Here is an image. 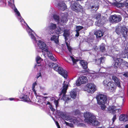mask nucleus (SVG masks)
Masks as SVG:
<instances>
[{"mask_svg": "<svg viewBox=\"0 0 128 128\" xmlns=\"http://www.w3.org/2000/svg\"><path fill=\"white\" fill-rule=\"evenodd\" d=\"M34 92V94H35V95L36 94V91H35V92Z\"/></svg>", "mask_w": 128, "mask_h": 128, "instance_id": "nucleus-60", "label": "nucleus"}, {"mask_svg": "<svg viewBox=\"0 0 128 128\" xmlns=\"http://www.w3.org/2000/svg\"><path fill=\"white\" fill-rule=\"evenodd\" d=\"M49 107L51 110L52 112H54L55 111V110L53 107L52 105H50Z\"/></svg>", "mask_w": 128, "mask_h": 128, "instance_id": "nucleus-46", "label": "nucleus"}, {"mask_svg": "<svg viewBox=\"0 0 128 128\" xmlns=\"http://www.w3.org/2000/svg\"><path fill=\"white\" fill-rule=\"evenodd\" d=\"M105 57L102 56L98 59H95L94 60L96 64L98 65H100L101 63L102 62V60H104Z\"/></svg>", "mask_w": 128, "mask_h": 128, "instance_id": "nucleus-21", "label": "nucleus"}, {"mask_svg": "<svg viewBox=\"0 0 128 128\" xmlns=\"http://www.w3.org/2000/svg\"><path fill=\"white\" fill-rule=\"evenodd\" d=\"M72 10L76 12H81L83 11V8L80 3L76 1L73 3L71 7Z\"/></svg>", "mask_w": 128, "mask_h": 128, "instance_id": "nucleus-7", "label": "nucleus"}, {"mask_svg": "<svg viewBox=\"0 0 128 128\" xmlns=\"http://www.w3.org/2000/svg\"><path fill=\"white\" fill-rule=\"evenodd\" d=\"M106 21V18L104 16H102L99 20L96 22L95 24L96 26L99 27L105 24Z\"/></svg>", "mask_w": 128, "mask_h": 128, "instance_id": "nucleus-12", "label": "nucleus"}, {"mask_svg": "<svg viewBox=\"0 0 128 128\" xmlns=\"http://www.w3.org/2000/svg\"><path fill=\"white\" fill-rule=\"evenodd\" d=\"M62 92H60V94H59V96H61L62 95Z\"/></svg>", "mask_w": 128, "mask_h": 128, "instance_id": "nucleus-59", "label": "nucleus"}, {"mask_svg": "<svg viewBox=\"0 0 128 128\" xmlns=\"http://www.w3.org/2000/svg\"><path fill=\"white\" fill-rule=\"evenodd\" d=\"M84 121L89 124L94 126H99L100 122L96 120V116L90 112H87L84 114Z\"/></svg>", "mask_w": 128, "mask_h": 128, "instance_id": "nucleus-1", "label": "nucleus"}, {"mask_svg": "<svg viewBox=\"0 0 128 128\" xmlns=\"http://www.w3.org/2000/svg\"><path fill=\"white\" fill-rule=\"evenodd\" d=\"M28 27L29 28V29H30V27L28 25Z\"/></svg>", "mask_w": 128, "mask_h": 128, "instance_id": "nucleus-63", "label": "nucleus"}, {"mask_svg": "<svg viewBox=\"0 0 128 128\" xmlns=\"http://www.w3.org/2000/svg\"><path fill=\"white\" fill-rule=\"evenodd\" d=\"M116 110H117L119 114L121 113V110L120 109H116Z\"/></svg>", "mask_w": 128, "mask_h": 128, "instance_id": "nucleus-49", "label": "nucleus"}, {"mask_svg": "<svg viewBox=\"0 0 128 128\" xmlns=\"http://www.w3.org/2000/svg\"><path fill=\"white\" fill-rule=\"evenodd\" d=\"M93 1L90 3V6L92 9L95 11H96L98 9L99 7V4L98 0H93Z\"/></svg>", "mask_w": 128, "mask_h": 128, "instance_id": "nucleus-13", "label": "nucleus"}, {"mask_svg": "<svg viewBox=\"0 0 128 128\" xmlns=\"http://www.w3.org/2000/svg\"><path fill=\"white\" fill-rule=\"evenodd\" d=\"M56 124L58 128H61L58 123L57 121H56Z\"/></svg>", "mask_w": 128, "mask_h": 128, "instance_id": "nucleus-48", "label": "nucleus"}, {"mask_svg": "<svg viewBox=\"0 0 128 128\" xmlns=\"http://www.w3.org/2000/svg\"><path fill=\"white\" fill-rule=\"evenodd\" d=\"M54 102L55 104L56 108L58 106V100H54Z\"/></svg>", "mask_w": 128, "mask_h": 128, "instance_id": "nucleus-42", "label": "nucleus"}, {"mask_svg": "<svg viewBox=\"0 0 128 128\" xmlns=\"http://www.w3.org/2000/svg\"><path fill=\"white\" fill-rule=\"evenodd\" d=\"M108 110L110 112L113 114L116 113V107L114 106H110L108 108Z\"/></svg>", "mask_w": 128, "mask_h": 128, "instance_id": "nucleus-25", "label": "nucleus"}, {"mask_svg": "<svg viewBox=\"0 0 128 128\" xmlns=\"http://www.w3.org/2000/svg\"><path fill=\"white\" fill-rule=\"evenodd\" d=\"M29 96L27 94H22L19 96V98L22 101L25 102H29L31 101Z\"/></svg>", "mask_w": 128, "mask_h": 128, "instance_id": "nucleus-16", "label": "nucleus"}, {"mask_svg": "<svg viewBox=\"0 0 128 128\" xmlns=\"http://www.w3.org/2000/svg\"><path fill=\"white\" fill-rule=\"evenodd\" d=\"M76 34L75 36L76 37L78 36L79 35V31L76 30Z\"/></svg>", "mask_w": 128, "mask_h": 128, "instance_id": "nucleus-53", "label": "nucleus"}, {"mask_svg": "<svg viewBox=\"0 0 128 128\" xmlns=\"http://www.w3.org/2000/svg\"><path fill=\"white\" fill-rule=\"evenodd\" d=\"M96 98L98 104H106L107 103L108 98L106 95L99 94L96 96Z\"/></svg>", "mask_w": 128, "mask_h": 128, "instance_id": "nucleus-3", "label": "nucleus"}, {"mask_svg": "<svg viewBox=\"0 0 128 128\" xmlns=\"http://www.w3.org/2000/svg\"><path fill=\"white\" fill-rule=\"evenodd\" d=\"M77 30H76L78 31H80L83 28V26H76Z\"/></svg>", "mask_w": 128, "mask_h": 128, "instance_id": "nucleus-40", "label": "nucleus"}, {"mask_svg": "<svg viewBox=\"0 0 128 128\" xmlns=\"http://www.w3.org/2000/svg\"><path fill=\"white\" fill-rule=\"evenodd\" d=\"M47 103L46 104V105L48 104V105H51V104H50V102L47 101Z\"/></svg>", "mask_w": 128, "mask_h": 128, "instance_id": "nucleus-56", "label": "nucleus"}, {"mask_svg": "<svg viewBox=\"0 0 128 128\" xmlns=\"http://www.w3.org/2000/svg\"><path fill=\"white\" fill-rule=\"evenodd\" d=\"M105 104H98L99 105H101V109L102 110H104L106 108V106L105 105Z\"/></svg>", "mask_w": 128, "mask_h": 128, "instance_id": "nucleus-39", "label": "nucleus"}, {"mask_svg": "<svg viewBox=\"0 0 128 128\" xmlns=\"http://www.w3.org/2000/svg\"><path fill=\"white\" fill-rule=\"evenodd\" d=\"M70 96L72 98H75L76 96V92L74 91H71L70 92Z\"/></svg>", "mask_w": 128, "mask_h": 128, "instance_id": "nucleus-30", "label": "nucleus"}, {"mask_svg": "<svg viewBox=\"0 0 128 128\" xmlns=\"http://www.w3.org/2000/svg\"><path fill=\"white\" fill-rule=\"evenodd\" d=\"M112 5L118 8H123L124 6H125V4L117 2L112 3Z\"/></svg>", "mask_w": 128, "mask_h": 128, "instance_id": "nucleus-18", "label": "nucleus"}, {"mask_svg": "<svg viewBox=\"0 0 128 128\" xmlns=\"http://www.w3.org/2000/svg\"><path fill=\"white\" fill-rule=\"evenodd\" d=\"M58 5L60 7L59 8L62 11H64L66 8V4L63 2H60L58 4Z\"/></svg>", "mask_w": 128, "mask_h": 128, "instance_id": "nucleus-20", "label": "nucleus"}, {"mask_svg": "<svg viewBox=\"0 0 128 128\" xmlns=\"http://www.w3.org/2000/svg\"><path fill=\"white\" fill-rule=\"evenodd\" d=\"M32 90H33V91L34 92L35 91H36V90H35V88H32Z\"/></svg>", "mask_w": 128, "mask_h": 128, "instance_id": "nucleus-57", "label": "nucleus"}, {"mask_svg": "<svg viewBox=\"0 0 128 128\" xmlns=\"http://www.w3.org/2000/svg\"><path fill=\"white\" fill-rule=\"evenodd\" d=\"M14 11L16 13L18 16H20V13L16 8H15V9H14Z\"/></svg>", "mask_w": 128, "mask_h": 128, "instance_id": "nucleus-41", "label": "nucleus"}, {"mask_svg": "<svg viewBox=\"0 0 128 128\" xmlns=\"http://www.w3.org/2000/svg\"><path fill=\"white\" fill-rule=\"evenodd\" d=\"M58 73L63 76L64 78L67 77L68 75L66 70H64L61 67H58L56 71Z\"/></svg>", "mask_w": 128, "mask_h": 128, "instance_id": "nucleus-15", "label": "nucleus"}, {"mask_svg": "<svg viewBox=\"0 0 128 128\" xmlns=\"http://www.w3.org/2000/svg\"><path fill=\"white\" fill-rule=\"evenodd\" d=\"M30 36L31 38L33 39V40H36V38L34 36V34L32 33L30 34Z\"/></svg>", "mask_w": 128, "mask_h": 128, "instance_id": "nucleus-44", "label": "nucleus"}, {"mask_svg": "<svg viewBox=\"0 0 128 128\" xmlns=\"http://www.w3.org/2000/svg\"><path fill=\"white\" fill-rule=\"evenodd\" d=\"M48 98V97L47 96H43L42 97V98L44 100H46V99Z\"/></svg>", "mask_w": 128, "mask_h": 128, "instance_id": "nucleus-54", "label": "nucleus"}, {"mask_svg": "<svg viewBox=\"0 0 128 128\" xmlns=\"http://www.w3.org/2000/svg\"><path fill=\"white\" fill-rule=\"evenodd\" d=\"M122 18H120V16H118L116 14L111 16L109 20L112 23L118 22H120Z\"/></svg>", "mask_w": 128, "mask_h": 128, "instance_id": "nucleus-11", "label": "nucleus"}, {"mask_svg": "<svg viewBox=\"0 0 128 128\" xmlns=\"http://www.w3.org/2000/svg\"><path fill=\"white\" fill-rule=\"evenodd\" d=\"M120 66H122V67L125 66L128 67V64L126 62L124 61L123 59L120 58H117L115 60L114 67L116 69Z\"/></svg>", "mask_w": 128, "mask_h": 128, "instance_id": "nucleus-4", "label": "nucleus"}, {"mask_svg": "<svg viewBox=\"0 0 128 128\" xmlns=\"http://www.w3.org/2000/svg\"><path fill=\"white\" fill-rule=\"evenodd\" d=\"M43 94L44 95H47V94H46V93H44V94Z\"/></svg>", "mask_w": 128, "mask_h": 128, "instance_id": "nucleus-61", "label": "nucleus"}, {"mask_svg": "<svg viewBox=\"0 0 128 128\" xmlns=\"http://www.w3.org/2000/svg\"><path fill=\"white\" fill-rule=\"evenodd\" d=\"M36 82H35L34 83H33L32 85V88H35V86L36 85Z\"/></svg>", "mask_w": 128, "mask_h": 128, "instance_id": "nucleus-52", "label": "nucleus"}, {"mask_svg": "<svg viewBox=\"0 0 128 128\" xmlns=\"http://www.w3.org/2000/svg\"><path fill=\"white\" fill-rule=\"evenodd\" d=\"M101 14L100 13H98L96 14L94 16L95 19L96 20H98L99 18H100Z\"/></svg>", "mask_w": 128, "mask_h": 128, "instance_id": "nucleus-37", "label": "nucleus"}, {"mask_svg": "<svg viewBox=\"0 0 128 128\" xmlns=\"http://www.w3.org/2000/svg\"><path fill=\"white\" fill-rule=\"evenodd\" d=\"M70 57L72 59V60L73 62V65H74L75 64H76V62H78L79 60L75 59L72 56H70Z\"/></svg>", "mask_w": 128, "mask_h": 128, "instance_id": "nucleus-35", "label": "nucleus"}, {"mask_svg": "<svg viewBox=\"0 0 128 128\" xmlns=\"http://www.w3.org/2000/svg\"><path fill=\"white\" fill-rule=\"evenodd\" d=\"M57 27L56 24L53 23H50L47 27L46 30L48 29V33L49 34L51 35L54 33V30H55Z\"/></svg>", "mask_w": 128, "mask_h": 128, "instance_id": "nucleus-9", "label": "nucleus"}, {"mask_svg": "<svg viewBox=\"0 0 128 128\" xmlns=\"http://www.w3.org/2000/svg\"><path fill=\"white\" fill-rule=\"evenodd\" d=\"M116 119V114H115L114 116H113V117L112 118V123H113L115 121V120Z\"/></svg>", "mask_w": 128, "mask_h": 128, "instance_id": "nucleus-45", "label": "nucleus"}, {"mask_svg": "<svg viewBox=\"0 0 128 128\" xmlns=\"http://www.w3.org/2000/svg\"><path fill=\"white\" fill-rule=\"evenodd\" d=\"M41 59V57L39 56H38L36 58V62L37 64H39L40 63V60Z\"/></svg>", "mask_w": 128, "mask_h": 128, "instance_id": "nucleus-38", "label": "nucleus"}, {"mask_svg": "<svg viewBox=\"0 0 128 128\" xmlns=\"http://www.w3.org/2000/svg\"><path fill=\"white\" fill-rule=\"evenodd\" d=\"M63 32V29L60 27L56 28L54 30V33L58 35L62 33Z\"/></svg>", "mask_w": 128, "mask_h": 128, "instance_id": "nucleus-24", "label": "nucleus"}, {"mask_svg": "<svg viewBox=\"0 0 128 128\" xmlns=\"http://www.w3.org/2000/svg\"><path fill=\"white\" fill-rule=\"evenodd\" d=\"M87 82V78L85 76H82L78 78L76 82V84L77 86H80L82 84H86Z\"/></svg>", "mask_w": 128, "mask_h": 128, "instance_id": "nucleus-10", "label": "nucleus"}, {"mask_svg": "<svg viewBox=\"0 0 128 128\" xmlns=\"http://www.w3.org/2000/svg\"><path fill=\"white\" fill-rule=\"evenodd\" d=\"M128 90H127V94L128 95Z\"/></svg>", "mask_w": 128, "mask_h": 128, "instance_id": "nucleus-62", "label": "nucleus"}, {"mask_svg": "<svg viewBox=\"0 0 128 128\" xmlns=\"http://www.w3.org/2000/svg\"><path fill=\"white\" fill-rule=\"evenodd\" d=\"M63 88L61 91L62 93L63 94L62 98L64 100L65 98L66 94V92L68 86V85H66L64 84L63 86Z\"/></svg>", "mask_w": 128, "mask_h": 128, "instance_id": "nucleus-19", "label": "nucleus"}, {"mask_svg": "<svg viewBox=\"0 0 128 128\" xmlns=\"http://www.w3.org/2000/svg\"><path fill=\"white\" fill-rule=\"evenodd\" d=\"M112 80L114 81V82L116 86L119 88H120L121 86L120 79L115 75L112 76Z\"/></svg>", "mask_w": 128, "mask_h": 128, "instance_id": "nucleus-17", "label": "nucleus"}, {"mask_svg": "<svg viewBox=\"0 0 128 128\" xmlns=\"http://www.w3.org/2000/svg\"><path fill=\"white\" fill-rule=\"evenodd\" d=\"M106 80H104L103 82V84L106 88L109 90L111 92H114L116 89L117 86L112 81H109L107 84L105 83L106 82Z\"/></svg>", "mask_w": 128, "mask_h": 128, "instance_id": "nucleus-5", "label": "nucleus"}, {"mask_svg": "<svg viewBox=\"0 0 128 128\" xmlns=\"http://www.w3.org/2000/svg\"><path fill=\"white\" fill-rule=\"evenodd\" d=\"M50 40L52 41H54L55 43H58L59 42L57 38V36L54 35L51 38Z\"/></svg>", "mask_w": 128, "mask_h": 128, "instance_id": "nucleus-29", "label": "nucleus"}, {"mask_svg": "<svg viewBox=\"0 0 128 128\" xmlns=\"http://www.w3.org/2000/svg\"><path fill=\"white\" fill-rule=\"evenodd\" d=\"M66 122V124H67L68 123V122Z\"/></svg>", "mask_w": 128, "mask_h": 128, "instance_id": "nucleus-64", "label": "nucleus"}, {"mask_svg": "<svg viewBox=\"0 0 128 128\" xmlns=\"http://www.w3.org/2000/svg\"><path fill=\"white\" fill-rule=\"evenodd\" d=\"M80 64L83 69H86L88 68V64L86 62L82 61L80 62Z\"/></svg>", "mask_w": 128, "mask_h": 128, "instance_id": "nucleus-27", "label": "nucleus"}, {"mask_svg": "<svg viewBox=\"0 0 128 128\" xmlns=\"http://www.w3.org/2000/svg\"><path fill=\"white\" fill-rule=\"evenodd\" d=\"M52 66H53V68L54 70L56 71H57V70L58 68V65L57 64H53Z\"/></svg>", "mask_w": 128, "mask_h": 128, "instance_id": "nucleus-36", "label": "nucleus"}, {"mask_svg": "<svg viewBox=\"0 0 128 128\" xmlns=\"http://www.w3.org/2000/svg\"><path fill=\"white\" fill-rule=\"evenodd\" d=\"M39 73L37 74V76H36V78L37 79H38V78L40 77H42V76L41 74V73L40 72H39Z\"/></svg>", "mask_w": 128, "mask_h": 128, "instance_id": "nucleus-47", "label": "nucleus"}, {"mask_svg": "<svg viewBox=\"0 0 128 128\" xmlns=\"http://www.w3.org/2000/svg\"><path fill=\"white\" fill-rule=\"evenodd\" d=\"M38 46L40 49H41L42 51L44 50L46 53L48 57L50 59L54 61L56 60V59L52 55V52L48 51V46L44 42L40 40L39 41ZM42 52H43V51H42Z\"/></svg>", "mask_w": 128, "mask_h": 128, "instance_id": "nucleus-2", "label": "nucleus"}, {"mask_svg": "<svg viewBox=\"0 0 128 128\" xmlns=\"http://www.w3.org/2000/svg\"><path fill=\"white\" fill-rule=\"evenodd\" d=\"M86 87L87 88V91L89 93H94L96 90V86L94 84L89 83L87 84Z\"/></svg>", "mask_w": 128, "mask_h": 128, "instance_id": "nucleus-8", "label": "nucleus"}, {"mask_svg": "<svg viewBox=\"0 0 128 128\" xmlns=\"http://www.w3.org/2000/svg\"><path fill=\"white\" fill-rule=\"evenodd\" d=\"M103 35V33L101 30L97 31L96 32V36L97 37L100 38Z\"/></svg>", "mask_w": 128, "mask_h": 128, "instance_id": "nucleus-28", "label": "nucleus"}, {"mask_svg": "<svg viewBox=\"0 0 128 128\" xmlns=\"http://www.w3.org/2000/svg\"><path fill=\"white\" fill-rule=\"evenodd\" d=\"M66 43L68 50L71 53L72 50V49L70 45V44H68L66 42Z\"/></svg>", "mask_w": 128, "mask_h": 128, "instance_id": "nucleus-32", "label": "nucleus"}, {"mask_svg": "<svg viewBox=\"0 0 128 128\" xmlns=\"http://www.w3.org/2000/svg\"><path fill=\"white\" fill-rule=\"evenodd\" d=\"M63 35L64 37L65 40L66 41L68 40V38H67L69 36L70 33L66 29L64 30H63Z\"/></svg>", "mask_w": 128, "mask_h": 128, "instance_id": "nucleus-23", "label": "nucleus"}, {"mask_svg": "<svg viewBox=\"0 0 128 128\" xmlns=\"http://www.w3.org/2000/svg\"><path fill=\"white\" fill-rule=\"evenodd\" d=\"M126 128H128V124H126L125 126Z\"/></svg>", "mask_w": 128, "mask_h": 128, "instance_id": "nucleus-58", "label": "nucleus"}, {"mask_svg": "<svg viewBox=\"0 0 128 128\" xmlns=\"http://www.w3.org/2000/svg\"><path fill=\"white\" fill-rule=\"evenodd\" d=\"M72 113L75 115L80 114V111L78 109H76L72 111Z\"/></svg>", "mask_w": 128, "mask_h": 128, "instance_id": "nucleus-31", "label": "nucleus"}, {"mask_svg": "<svg viewBox=\"0 0 128 128\" xmlns=\"http://www.w3.org/2000/svg\"><path fill=\"white\" fill-rule=\"evenodd\" d=\"M106 50L105 46L104 45L102 44L100 46V50L102 52H104Z\"/></svg>", "mask_w": 128, "mask_h": 128, "instance_id": "nucleus-33", "label": "nucleus"}, {"mask_svg": "<svg viewBox=\"0 0 128 128\" xmlns=\"http://www.w3.org/2000/svg\"><path fill=\"white\" fill-rule=\"evenodd\" d=\"M72 122L74 123H78V120H77V118H74L72 119Z\"/></svg>", "mask_w": 128, "mask_h": 128, "instance_id": "nucleus-43", "label": "nucleus"}, {"mask_svg": "<svg viewBox=\"0 0 128 128\" xmlns=\"http://www.w3.org/2000/svg\"><path fill=\"white\" fill-rule=\"evenodd\" d=\"M119 120L120 121L126 122L128 120V116L124 114H121L119 117Z\"/></svg>", "mask_w": 128, "mask_h": 128, "instance_id": "nucleus-22", "label": "nucleus"}, {"mask_svg": "<svg viewBox=\"0 0 128 128\" xmlns=\"http://www.w3.org/2000/svg\"><path fill=\"white\" fill-rule=\"evenodd\" d=\"M14 99H15L14 98H9L8 99V100L10 101L14 100Z\"/></svg>", "mask_w": 128, "mask_h": 128, "instance_id": "nucleus-55", "label": "nucleus"}, {"mask_svg": "<svg viewBox=\"0 0 128 128\" xmlns=\"http://www.w3.org/2000/svg\"><path fill=\"white\" fill-rule=\"evenodd\" d=\"M56 112L58 115V116H60V117L62 118H65V115L64 112L60 110H57Z\"/></svg>", "mask_w": 128, "mask_h": 128, "instance_id": "nucleus-26", "label": "nucleus"}, {"mask_svg": "<svg viewBox=\"0 0 128 128\" xmlns=\"http://www.w3.org/2000/svg\"><path fill=\"white\" fill-rule=\"evenodd\" d=\"M68 14L65 12L63 14L62 16V18L61 20L60 24L62 25H64L65 23H66L68 20Z\"/></svg>", "mask_w": 128, "mask_h": 128, "instance_id": "nucleus-14", "label": "nucleus"}, {"mask_svg": "<svg viewBox=\"0 0 128 128\" xmlns=\"http://www.w3.org/2000/svg\"><path fill=\"white\" fill-rule=\"evenodd\" d=\"M54 19L56 22H58L59 21V17L56 14H54L53 16Z\"/></svg>", "mask_w": 128, "mask_h": 128, "instance_id": "nucleus-34", "label": "nucleus"}, {"mask_svg": "<svg viewBox=\"0 0 128 128\" xmlns=\"http://www.w3.org/2000/svg\"><path fill=\"white\" fill-rule=\"evenodd\" d=\"M123 76L125 77H128V72H126L123 74Z\"/></svg>", "mask_w": 128, "mask_h": 128, "instance_id": "nucleus-50", "label": "nucleus"}, {"mask_svg": "<svg viewBox=\"0 0 128 128\" xmlns=\"http://www.w3.org/2000/svg\"><path fill=\"white\" fill-rule=\"evenodd\" d=\"M125 6L126 8L127 9L128 12V3H125Z\"/></svg>", "mask_w": 128, "mask_h": 128, "instance_id": "nucleus-51", "label": "nucleus"}, {"mask_svg": "<svg viewBox=\"0 0 128 128\" xmlns=\"http://www.w3.org/2000/svg\"><path fill=\"white\" fill-rule=\"evenodd\" d=\"M128 29L126 27L122 26V27L120 30L119 27L116 28L115 32L118 35H119L121 32L123 37L126 38L128 35Z\"/></svg>", "mask_w": 128, "mask_h": 128, "instance_id": "nucleus-6", "label": "nucleus"}]
</instances>
